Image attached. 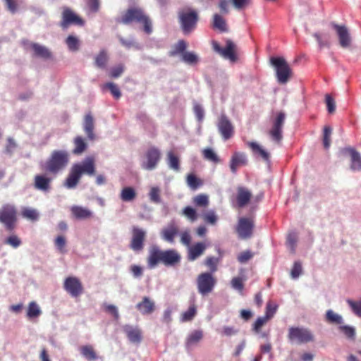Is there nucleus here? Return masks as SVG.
I'll return each instance as SVG.
<instances>
[{
	"label": "nucleus",
	"mask_w": 361,
	"mask_h": 361,
	"mask_svg": "<svg viewBox=\"0 0 361 361\" xmlns=\"http://www.w3.org/2000/svg\"><path fill=\"white\" fill-rule=\"evenodd\" d=\"M51 179L42 175H37L35 177L34 186L36 189L47 192L50 189V183Z\"/></svg>",
	"instance_id": "nucleus-30"
},
{
	"label": "nucleus",
	"mask_w": 361,
	"mask_h": 361,
	"mask_svg": "<svg viewBox=\"0 0 361 361\" xmlns=\"http://www.w3.org/2000/svg\"><path fill=\"white\" fill-rule=\"evenodd\" d=\"M217 128L223 139L225 140L230 139L233 135L234 127L228 117L224 114L219 118Z\"/></svg>",
	"instance_id": "nucleus-14"
},
{
	"label": "nucleus",
	"mask_w": 361,
	"mask_h": 361,
	"mask_svg": "<svg viewBox=\"0 0 361 361\" xmlns=\"http://www.w3.org/2000/svg\"><path fill=\"white\" fill-rule=\"evenodd\" d=\"M180 243L186 246V247H189L190 246V243H191V235H190V231L188 229H186L183 231H182L180 233Z\"/></svg>",
	"instance_id": "nucleus-61"
},
{
	"label": "nucleus",
	"mask_w": 361,
	"mask_h": 361,
	"mask_svg": "<svg viewBox=\"0 0 361 361\" xmlns=\"http://www.w3.org/2000/svg\"><path fill=\"white\" fill-rule=\"evenodd\" d=\"M331 25L336 32L341 47L345 49L348 48L351 44L352 38L347 27L334 22L331 23Z\"/></svg>",
	"instance_id": "nucleus-13"
},
{
	"label": "nucleus",
	"mask_w": 361,
	"mask_h": 361,
	"mask_svg": "<svg viewBox=\"0 0 361 361\" xmlns=\"http://www.w3.org/2000/svg\"><path fill=\"white\" fill-rule=\"evenodd\" d=\"M149 198L150 201L154 204L161 203V199L160 188L157 186L152 187L149 192Z\"/></svg>",
	"instance_id": "nucleus-45"
},
{
	"label": "nucleus",
	"mask_w": 361,
	"mask_h": 361,
	"mask_svg": "<svg viewBox=\"0 0 361 361\" xmlns=\"http://www.w3.org/2000/svg\"><path fill=\"white\" fill-rule=\"evenodd\" d=\"M203 338V332L201 330H195L192 331L187 337L185 341V348L188 351L191 350Z\"/></svg>",
	"instance_id": "nucleus-24"
},
{
	"label": "nucleus",
	"mask_w": 361,
	"mask_h": 361,
	"mask_svg": "<svg viewBox=\"0 0 361 361\" xmlns=\"http://www.w3.org/2000/svg\"><path fill=\"white\" fill-rule=\"evenodd\" d=\"M22 216L25 219L31 221H37L39 218V213L35 209L25 207L22 210Z\"/></svg>",
	"instance_id": "nucleus-43"
},
{
	"label": "nucleus",
	"mask_w": 361,
	"mask_h": 361,
	"mask_svg": "<svg viewBox=\"0 0 361 361\" xmlns=\"http://www.w3.org/2000/svg\"><path fill=\"white\" fill-rule=\"evenodd\" d=\"M325 320L331 324L342 325L344 324L343 317L332 310H328L325 314Z\"/></svg>",
	"instance_id": "nucleus-33"
},
{
	"label": "nucleus",
	"mask_w": 361,
	"mask_h": 361,
	"mask_svg": "<svg viewBox=\"0 0 361 361\" xmlns=\"http://www.w3.org/2000/svg\"><path fill=\"white\" fill-rule=\"evenodd\" d=\"M74 148L73 149V154L80 155L82 154L87 147V144L85 140L81 136H77L73 140Z\"/></svg>",
	"instance_id": "nucleus-34"
},
{
	"label": "nucleus",
	"mask_w": 361,
	"mask_h": 361,
	"mask_svg": "<svg viewBox=\"0 0 361 361\" xmlns=\"http://www.w3.org/2000/svg\"><path fill=\"white\" fill-rule=\"evenodd\" d=\"M325 102L327 106V110L329 114H333L336 111V102L330 94H326Z\"/></svg>",
	"instance_id": "nucleus-63"
},
{
	"label": "nucleus",
	"mask_w": 361,
	"mask_h": 361,
	"mask_svg": "<svg viewBox=\"0 0 361 361\" xmlns=\"http://www.w3.org/2000/svg\"><path fill=\"white\" fill-rule=\"evenodd\" d=\"M213 49L224 59L234 63L238 60L237 46L231 39L226 41V45L222 48L216 42H213Z\"/></svg>",
	"instance_id": "nucleus-9"
},
{
	"label": "nucleus",
	"mask_w": 361,
	"mask_h": 361,
	"mask_svg": "<svg viewBox=\"0 0 361 361\" xmlns=\"http://www.w3.org/2000/svg\"><path fill=\"white\" fill-rule=\"evenodd\" d=\"M253 221L247 218H240L237 226V233L242 239L250 238L252 235Z\"/></svg>",
	"instance_id": "nucleus-15"
},
{
	"label": "nucleus",
	"mask_w": 361,
	"mask_h": 361,
	"mask_svg": "<svg viewBox=\"0 0 361 361\" xmlns=\"http://www.w3.org/2000/svg\"><path fill=\"white\" fill-rule=\"evenodd\" d=\"M72 168L74 171L78 172V174L80 176L83 174L90 176H93L95 173L94 159L92 157H87L80 163L73 164Z\"/></svg>",
	"instance_id": "nucleus-12"
},
{
	"label": "nucleus",
	"mask_w": 361,
	"mask_h": 361,
	"mask_svg": "<svg viewBox=\"0 0 361 361\" xmlns=\"http://www.w3.org/2000/svg\"><path fill=\"white\" fill-rule=\"evenodd\" d=\"M161 152L156 147L149 148L141 162V167L147 171L155 169L161 159Z\"/></svg>",
	"instance_id": "nucleus-11"
},
{
	"label": "nucleus",
	"mask_w": 361,
	"mask_h": 361,
	"mask_svg": "<svg viewBox=\"0 0 361 361\" xmlns=\"http://www.w3.org/2000/svg\"><path fill=\"white\" fill-rule=\"evenodd\" d=\"M298 241V235L295 232L290 233L287 236L286 245L290 251L294 253Z\"/></svg>",
	"instance_id": "nucleus-46"
},
{
	"label": "nucleus",
	"mask_w": 361,
	"mask_h": 361,
	"mask_svg": "<svg viewBox=\"0 0 361 361\" xmlns=\"http://www.w3.org/2000/svg\"><path fill=\"white\" fill-rule=\"evenodd\" d=\"M178 233V226L175 222L171 221L161 230L160 235L164 240L172 244L174 243L175 237Z\"/></svg>",
	"instance_id": "nucleus-21"
},
{
	"label": "nucleus",
	"mask_w": 361,
	"mask_h": 361,
	"mask_svg": "<svg viewBox=\"0 0 361 361\" xmlns=\"http://www.w3.org/2000/svg\"><path fill=\"white\" fill-rule=\"evenodd\" d=\"M248 147L251 149L255 155L259 156L266 163L270 161V153L256 142H248Z\"/></svg>",
	"instance_id": "nucleus-26"
},
{
	"label": "nucleus",
	"mask_w": 361,
	"mask_h": 361,
	"mask_svg": "<svg viewBox=\"0 0 361 361\" xmlns=\"http://www.w3.org/2000/svg\"><path fill=\"white\" fill-rule=\"evenodd\" d=\"M78 172H76L71 167L70 172L66 178L63 186L66 188L67 189H74L78 185L81 176L78 174Z\"/></svg>",
	"instance_id": "nucleus-29"
},
{
	"label": "nucleus",
	"mask_w": 361,
	"mask_h": 361,
	"mask_svg": "<svg viewBox=\"0 0 361 361\" xmlns=\"http://www.w3.org/2000/svg\"><path fill=\"white\" fill-rule=\"evenodd\" d=\"M181 214L190 222H195L198 217L196 210L190 206L185 207Z\"/></svg>",
	"instance_id": "nucleus-44"
},
{
	"label": "nucleus",
	"mask_w": 361,
	"mask_h": 361,
	"mask_svg": "<svg viewBox=\"0 0 361 361\" xmlns=\"http://www.w3.org/2000/svg\"><path fill=\"white\" fill-rule=\"evenodd\" d=\"M71 24L82 25L84 24V21L75 15L71 9L66 8L62 13V21L61 22V26L63 29H66Z\"/></svg>",
	"instance_id": "nucleus-18"
},
{
	"label": "nucleus",
	"mask_w": 361,
	"mask_h": 361,
	"mask_svg": "<svg viewBox=\"0 0 361 361\" xmlns=\"http://www.w3.org/2000/svg\"><path fill=\"white\" fill-rule=\"evenodd\" d=\"M212 25L214 28L221 32H226L228 30L226 20L218 13H215L213 16Z\"/></svg>",
	"instance_id": "nucleus-38"
},
{
	"label": "nucleus",
	"mask_w": 361,
	"mask_h": 361,
	"mask_svg": "<svg viewBox=\"0 0 361 361\" xmlns=\"http://www.w3.org/2000/svg\"><path fill=\"white\" fill-rule=\"evenodd\" d=\"M146 236V231L138 227H133V238L130 244L131 248L135 251L141 250L143 248V241Z\"/></svg>",
	"instance_id": "nucleus-19"
},
{
	"label": "nucleus",
	"mask_w": 361,
	"mask_h": 361,
	"mask_svg": "<svg viewBox=\"0 0 361 361\" xmlns=\"http://www.w3.org/2000/svg\"><path fill=\"white\" fill-rule=\"evenodd\" d=\"M65 290L72 296L78 297L82 292V286L80 280L74 276L66 279L64 281Z\"/></svg>",
	"instance_id": "nucleus-17"
},
{
	"label": "nucleus",
	"mask_w": 361,
	"mask_h": 361,
	"mask_svg": "<svg viewBox=\"0 0 361 361\" xmlns=\"http://www.w3.org/2000/svg\"><path fill=\"white\" fill-rule=\"evenodd\" d=\"M338 330L349 341L353 342L356 339V329L350 325L342 324L338 326Z\"/></svg>",
	"instance_id": "nucleus-31"
},
{
	"label": "nucleus",
	"mask_w": 361,
	"mask_h": 361,
	"mask_svg": "<svg viewBox=\"0 0 361 361\" xmlns=\"http://www.w3.org/2000/svg\"><path fill=\"white\" fill-rule=\"evenodd\" d=\"M107 61V54L104 50H102L95 58V64L100 68H104Z\"/></svg>",
	"instance_id": "nucleus-51"
},
{
	"label": "nucleus",
	"mask_w": 361,
	"mask_h": 361,
	"mask_svg": "<svg viewBox=\"0 0 361 361\" xmlns=\"http://www.w3.org/2000/svg\"><path fill=\"white\" fill-rule=\"evenodd\" d=\"M265 316L258 317L255 324H253L252 329L256 333H259L260 331L261 328L269 321Z\"/></svg>",
	"instance_id": "nucleus-62"
},
{
	"label": "nucleus",
	"mask_w": 361,
	"mask_h": 361,
	"mask_svg": "<svg viewBox=\"0 0 361 361\" xmlns=\"http://www.w3.org/2000/svg\"><path fill=\"white\" fill-rule=\"evenodd\" d=\"M105 87L108 88L112 95L116 99H119L121 97V92L118 87L114 82H108L104 85Z\"/></svg>",
	"instance_id": "nucleus-59"
},
{
	"label": "nucleus",
	"mask_w": 361,
	"mask_h": 361,
	"mask_svg": "<svg viewBox=\"0 0 361 361\" xmlns=\"http://www.w3.org/2000/svg\"><path fill=\"white\" fill-rule=\"evenodd\" d=\"M182 60L190 65L195 64L197 62L198 58L196 54L192 52L185 51L182 54Z\"/></svg>",
	"instance_id": "nucleus-52"
},
{
	"label": "nucleus",
	"mask_w": 361,
	"mask_h": 361,
	"mask_svg": "<svg viewBox=\"0 0 361 361\" xmlns=\"http://www.w3.org/2000/svg\"><path fill=\"white\" fill-rule=\"evenodd\" d=\"M180 261V255L175 250H161L157 246H152L149 250L147 259L148 267L153 269L158 263L165 266H174Z\"/></svg>",
	"instance_id": "nucleus-1"
},
{
	"label": "nucleus",
	"mask_w": 361,
	"mask_h": 361,
	"mask_svg": "<svg viewBox=\"0 0 361 361\" xmlns=\"http://www.w3.org/2000/svg\"><path fill=\"white\" fill-rule=\"evenodd\" d=\"M250 197L251 193L248 190L244 188L238 189L237 203L238 207H243L245 206L250 201Z\"/></svg>",
	"instance_id": "nucleus-32"
},
{
	"label": "nucleus",
	"mask_w": 361,
	"mask_h": 361,
	"mask_svg": "<svg viewBox=\"0 0 361 361\" xmlns=\"http://www.w3.org/2000/svg\"><path fill=\"white\" fill-rule=\"evenodd\" d=\"M71 212L75 219L80 220L90 219L93 215V212L90 209L78 205L72 206L71 208Z\"/></svg>",
	"instance_id": "nucleus-27"
},
{
	"label": "nucleus",
	"mask_w": 361,
	"mask_h": 361,
	"mask_svg": "<svg viewBox=\"0 0 361 361\" xmlns=\"http://www.w3.org/2000/svg\"><path fill=\"white\" fill-rule=\"evenodd\" d=\"M270 63L274 67L277 81L286 84L292 76V70L283 57H271Z\"/></svg>",
	"instance_id": "nucleus-5"
},
{
	"label": "nucleus",
	"mask_w": 361,
	"mask_h": 361,
	"mask_svg": "<svg viewBox=\"0 0 361 361\" xmlns=\"http://www.w3.org/2000/svg\"><path fill=\"white\" fill-rule=\"evenodd\" d=\"M69 153L66 150H54L44 164V169L52 174H57L68 164Z\"/></svg>",
	"instance_id": "nucleus-2"
},
{
	"label": "nucleus",
	"mask_w": 361,
	"mask_h": 361,
	"mask_svg": "<svg viewBox=\"0 0 361 361\" xmlns=\"http://www.w3.org/2000/svg\"><path fill=\"white\" fill-rule=\"evenodd\" d=\"M302 264L300 262H295L290 272V276L293 279H298L302 274Z\"/></svg>",
	"instance_id": "nucleus-60"
},
{
	"label": "nucleus",
	"mask_w": 361,
	"mask_h": 361,
	"mask_svg": "<svg viewBox=\"0 0 361 361\" xmlns=\"http://www.w3.org/2000/svg\"><path fill=\"white\" fill-rule=\"evenodd\" d=\"M17 221V210L13 204H6L0 209V223L4 224L7 231H12Z\"/></svg>",
	"instance_id": "nucleus-7"
},
{
	"label": "nucleus",
	"mask_w": 361,
	"mask_h": 361,
	"mask_svg": "<svg viewBox=\"0 0 361 361\" xmlns=\"http://www.w3.org/2000/svg\"><path fill=\"white\" fill-rule=\"evenodd\" d=\"M332 128L329 126H325L324 128L323 145L325 149H328L331 145V135Z\"/></svg>",
	"instance_id": "nucleus-53"
},
{
	"label": "nucleus",
	"mask_w": 361,
	"mask_h": 361,
	"mask_svg": "<svg viewBox=\"0 0 361 361\" xmlns=\"http://www.w3.org/2000/svg\"><path fill=\"white\" fill-rule=\"evenodd\" d=\"M66 44L71 51L75 52L80 49V40L73 35H69L66 39Z\"/></svg>",
	"instance_id": "nucleus-42"
},
{
	"label": "nucleus",
	"mask_w": 361,
	"mask_h": 361,
	"mask_svg": "<svg viewBox=\"0 0 361 361\" xmlns=\"http://www.w3.org/2000/svg\"><path fill=\"white\" fill-rule=\"evenodd\" d=\"M134 21L143 24L144 30L146 33L150 34L152 32V23L140 8H129L119 20L125 25Z\"/></svg>",
	"instance_id": "nucleus-4"
},
{
	"label": "nucleus",
	"mask_w": 361,
	"mask_h": 361,
	"mask_svg": "<svg viewBox=\"0 0 361 361\" xmlns=\"http://www.w3.org/2000/svg\"><path fill=\"white\" fill-rule=\"evenodd\" d=\"M42 310L38 304L32 301L28 304L27 310V317L29 319H32L35 318H37L42 314Z\"/></svg>",
	"instance_id": "nucleus-37"
},
{
	"label": "nucleus",
	"mask_w": 361,
	"mask_h": 361,
	"mask_svg": "<svg viewBox=\"0 0 361 361\" xmlns=\"http://www.w3.org/2000/svg\"><path fill=\"white\" fill-rule=\"evenodd\" d=\"M188 248V260L195 261L204 254L207 247L204 243H197L192 246H189Z\"/></svg>",
	"instance_id": "nucleus-23"
},
{
	"label": "nucleus",
	"mask_w": 361,
	"mask_h": 361,
	"mask_svg": "<svg viewBox=\"0 0 361 361\" xmlns=\"http://www.w3.org/2000/svg\"><path fill=\"white\" fill-rule=\"evenodd\" d=\"M94 119L90 113L87 114L84 118L83 130L90 140L95 139L94 133Z\"/></svg>",
	"instance_id": "nucleus-25"
},
{
	"label": "nucleus",
	"mask_w": 361,
	"mask_h": 361,
	"mask_svg": "<svg viewBox=\"0 0 361 361\" xmlns=\"http://www.w3.org/2000/svg\"><path fill=\"white\" fill-rule=\"evenodd\" d=\"M193 203L198 207H205L209 204V197L207 195H198L194 197Z\"/></svg>",
	"instance_id": "nucleus-49"
},
{
	"label": "nucleus",
	"mask_w": 361,
	"mask_h": 361,
	"mask_svg": "<svg viewBox=\"0 0 361 361\" xmlns=\"http://www.w3.org/2000/svg\"><path fill=\"white\" fill-rule=\"evenodd\" d=\"M347 303L350 306L353 312L357 317H361V300L359 301H354L348 300Z\"/></svg>",
	"instance_id": "nucleus-50"
},
{
	"label": "nucleus",
	"mask_w": 361,
	"mask_h": 361,
	"mask_svg": "<svg viewBox=\"0 0 361 361\" xmlns=\"http://www.w3.org/2000/svg\"><path fill=\"white\" fill-rule=\"evenodd\" d=\"M27 48H30L33 51L34 55L37 57L43 59H49L51 57V52L44 45L38 43L27 42Z\"/></svg>",
	"instance_id": "nucleus-22"
},
{
	"label": "nucleus",
	"mask_w": 361,
	"mask_h": 361,
	"mask_svg": "<svg viewBox=\"0 0 361 361\" xmlns=\"http://www.w3.org/2000/svg\"><path fill=\"white\" fill-rule=\"evenodd\" d=\"M204 158L214 163H219L220 159L212 148H206L202 151Z\"/></svg>",
	"instance_id": "nucleus-47"
},
{
	"label": "nucleus",
	"mask_w": 361,
	"mask_h": 361,
	"mask_svg": "<svg viewBox=\"0 0 361 361\" xmlns=\"http://www.w3.org/2000/svg\"><path fill=\"white\" fill-rule=\"evenodd\" d=\"M196 314V308L194 305L190 306L189 309L181 315V322H188L193 319Z\"/></svg>",
	"instance_id": "nucleus-55"
},
{
	"label": "nucleus",
	"mask_w": 361,
	"mask_h": 361,
	"mask_svg": "<svg viewBox=\"0 0 361 361\" xmlns=\"http://www.w3.org/2000/svg\"><path fill=\"white\" fill-rule=\"evenodd\" d=\"M216 285V279L209 272L200 274L197 279L198 292L205 295L212 291Z\"/></svg>",
	"instance_id": "nucleus-10"
},
{
	"label": "nucleus",
	"mask_w": 361,
	"mask_h": 361,
	"mask_svg": "<svg viewBox=\"0 0 361 361\" xmlns=\"http://www.w3.org/2000/svg\"><path fill=\"white\" fill-rule=\"evenodd\" d=\"M178 18L183 32L189 35L196 28L199 15L197 11L185 8L178 11Z\"/></svg>",
	"instance_id": "nucleus-3"
},
{
	"label": "nucleus",
	"mask_w": 361,
	"mask_h": 361,
	"mask_svg": "<svg viewBox=\"0 0 361 361\" xmlns=\"http://www.w3.org/2000/svg\"><path fill=\"white\" fill-rule=\"evenodd\" d=\"M194 113L199 122H202L204 117V111L200 104H195L193 107Z\"/></svg>",
	"instance_id": "nucleus-64"
},
{
	"label": "nucleus",
	"mask_w": 361,
	"mask_h": 361,
	"mask_svg": "<svg viewBox=\"0 0 361 361\" xmlns=\"http://www.w3.org/2000/svg\"><path fill=\"white\" fill-rule=\"evenodd\" d=\"M119 42L121 44L127 49L135 48L137 49H140L139 44L133 39H124L123 37H118Z\"/></svg>",
	"instance_id": "nucleus-54"
},
{
	"label": "nucleus",
	"mask_w": 361,
	"mask_h": 361,
	"mask_svg": "<svg viewBox=\"0 0 361 361\" xmlns=\"http://www.w3.org/2000/svg\"><path fill=\"white\" fill-rule=\"evenodd\" d=\"M136 309L142 315L151 314L155 310V303L153 300L147 296L142 298V300L138 302Z\"/></svg>",
	"instance_id": "nucleus-20"
},
{
	"label": "nucleus",
	"mask_w": 361,
	"mask_h": 361,
	"mask_svg": "<svg viewBox=\"0 0 361 361\" xmlns=\"http://www.w3.org/2000/svg\"><path fill=\"white\" fill-rule=\"evenodd\" d=\"M288 338L292 343L302 344L314 341V336L312 331L304 327H290Z\"/></svg>",
	"instance_id": "nucleus-8"
},
{
	"label": "nucleus",
	"mask_w": 361,
	"mask_h": 361,
	"mask_svg": "<svg viewBox=\"0 0 361 361\" xmlns=\"http://www.w3.org/2000/svg\"><path fill=\"white\" fill-rule=\"evenodd\" d=\"M343 155H348L350 159V169L353 171H361V154L352 147H345L341 150Z\"/></svg>",
	"instance_id": "nucleus-16"
},
{
	"label": "nucleus",
	"mask_w": 361,
	"mask_h": 361,
	"mask_svg": "<svg viewBox=\"0 0 361 361\" xmlns=\"http://www.w3.org/2000/svg\"><path fill=\"white\" fill-rule=\"evenodd\" d=\"M247 164V157L245 154L242 152H235L233 155L231 163L230 169L232 173H235L238 167L245 165Z\"/></svg>",
	"instance_id": "nucleus-28"
},
{
	"label": "nucleus",
	"mask_w": 361,
	"mask_h": 361,
	"mask_svg": "<svg viewBox=\"0 0 361 361\" xmlns=\"http://www.w3.org/2000/svg\"><path fill=\"white\" fill-rule=\"evenodd\" d=\"M4 243L16 249L21 245L22 241L16 235L12 234L5 239Z\"/></svg>",
	"instance_id": "nucleus-48"
},
{
	"label": "nucleus",
	"mask_w": 361,
	"mask_h": 361,
	"mask_svg": "<svg viewBox=\"0 0 361 361\" xmlns=\"http://www.w3.org/2000/svg\"><path fill=\"white\" fill-rule=\"evenodd\" d=\"M136 197V192L132 187H125L121 192L120 198L123 202H132Z\"/></svg>",
	"instance_id": "nucleus-39"
},
{
	"label": "nucleus",
	"mask_w": 361,
	"mask_h": 361,
	"mask_svg": "<svg viewBox=\"0 0 361 361\" xmlns=\"http://www.w3.org/2000/svg\"><path fill=\"white\" fill-rule=\"evenodd\" d=\"M167 164L174 171H180L179 159L172 152L167 153Z\"/></svg>",
	"instance_id": "nucleus-41"
},
{
	"label": "nucleus",
	"mask_w": 361,
	"mask_h": 361,
	"mask_svg": "<svg viewBox=\"0 0 361 361\" xmlns=\"http://www.w3.org/2000/svg\"><path fill=\"white\" fill-rule=\"evenodd\" d=\"M312 36L314 37V39L317 42L320 49H322L324 47L329 48L330 47V42L329 40V33L317 32L313 33Z\"/></svg>",
	"instance_id": "nucleus-36"
},
{
	"label": "nucleus",
	"mask_w": 361,
	"mask_h": 361,
	"mask_svg": "<svg viewBox=\"0 0 361 361\" xmlns=\"http://www.w3.org/2000/svg\"><path fill=\"white\" fill-rule=\"evenodd\" d=\"M286 120V114L280 111L276 114L271 122V127L267 135L274 143L279 145L283 140V127Z\"/></svg>",
	"instance_id": "nucleus-6"
},
{
	"label": "nucleus",
	"mask_w": 361,
	"mask_h": 361,
	"mask_svg": "<svg viewBox=\"0 0 361 361\" xmlns=\"http://www.w3.org/2000/svg\"><path fill=\"white\" fill-rule=\"evenodd\" d=\"M81 355L87 360H95L97 357L92 346L90 345H83L80 349Z\"/></svg>",
	"instance_id": "nucleus-40"
},
{
	"label": "nucleus",
	"mask_w": 361,
	"mask_h": 361,
	"mask_svg": "<svg viewBox=\"0 0 361 361\" xmlns=\"http://www.w3.org/2000/svg\"><path fill=\"white\" fill-rule=\"evenodd\" d=\"M55 246L56 247L57 250L61 252L64 253L66 252L65 247L66 245V240L64 236L63 235H59L54 241Z\"/></svg>",
	"instance_id": "nucleus-56"
},
{
	"label": "nucleus",
	"mask_w": 361,
	"mask_h": 361,
	"mask_svg": "<svg viewBox=\"0 0 361 361\" xmlns=\"http://www.w3.org/2000/svg\"><path fill=\"white\" fill-rule=\"evenodd\" d=\"M124 331L127 334L128 339L133 343H139L141 340L140 331L137 328L126 325L124 326Z\"/></svg>",
	"instance_id": "nucleus-35"
},
{
	"label": "nucleus",
	"mask_w": 361,
	"mask_h": 361,
	"mask_svg": "<svg viewBox=\"0 0 361 361\" xmlns=\"http://www.w3.org/2000/svg\"><path fill=\"white\" fill-rule=\"evenodd\" d=\"M219 261V258L214 257H208L205 260V265L209 268L212 272H215L217 270V264Z\"/></svg>",
	"instance_id": "nucleus-57"
},
{
	"label": "nucleus",
	"mask_w": 361,
	"mask_h": 361,
	"mask_svg": "<svg viewBox=\"0 0 361 361\" xmlns=\"http://www.w3.org/2000/svg\"><path fill=\"white\" fill-rule=\"evenodd\" d=\"M202 217L207 223L210 224L212 225L215 224L218 220V217L216 213L214 212V211L212 210L204 214Z\"/></svg>",
	"instance_id": "nucleus-58"
}]
</instances>
